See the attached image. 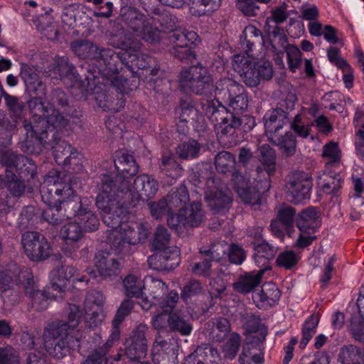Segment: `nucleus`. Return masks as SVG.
I'll return each mask as SVG.
<instances>
[{
  "label": "nucleus",
  "mask_w": 364,
  "mask_h": 364,
  "mask_svg": "<svg viewBox=\"0 0 364 364\" xmlns=\"http://www.w3.org/2000/svg\"><path fill=\"white\" fill-rule=\"evenodd\" d=\"M45 95H32L26 104L32 119V122H23L26 131V145L29 149L34 144L37 151H41L47 141L48 132L60 130L68 124V119L64 117L58 110L49 109L45 105L43 97Z\"/></svg>",
  "instance_id": "f257e3e1"
},
{
  "label": "nucleus",
  "mask_w": 364,
  "mask_h": 364,
  "mask_svg": "<svg viewBox=\"0 0 364 364\" xmlns=\"http://www.w3.org/2000/svg\"><path fill=\"white\" fill-rule=\"evenodd\" d=\"M202 111L220 132L219 140L224 146L232 147L240 141L242 132H247L255 126V120L249 116H239L228 112L218 100H202Z\"/></svg>",
  "instance_id": "f03ea898"
},
{
  "label": "nucleus",
  "mask_w": 364,
  "mask_h": 364,
  "mask_svg": "<svg viewBox=\"0 0 364 364\" xmlns=\"http://www.w3.org/2000/svg\"><path fill=\"white\" fill-rule=\"evenodd\" d=\"M129 181L119 176H103L100 192L95 204L102 216L104 223L109 228H116L122 223V216L126 213L120 193L127 194Z\"/></svg>",
  "instance_id": "7ed1b4c3"
},
{
  "label": "nucleus",
  "mask_w": 364,
  "mask_h": 364,
  "mask_svg": "<svg viewBox=\"0 0 364 364\" xmlns=\"http://www.w3.org/2000/svg\"><path fill=\"white\" fill-rule=\"evenodd\" d=\"M232 67L242 82L250 87H256L262 80H269L273 76L272 65L268 60L252 61L247 57L235 55Z\"/></svg>",
  "instance_id": "20e7f679"
},
{
  "label": "nucleus",
  "mask_w": 364,
  "mask_h": 364,
  "mask_svg": "<svg viewBox=\"0 0 364 364\" xmlns=\"http://www.w3.org/2000/svg\"><path fill=\"white\" fill-rule=\"evenodd\" d=\"M179 85L185 92L196 95H212L213 79L208 69L197 62L189 68L181 71L178 77Z\"/></svg>",
  "instance_id": "39448f33"
},
{
  "label": "nucleus",
  "mask_w": 364,
  "mask_h": 364,
  "mask_svg": "<svg viewBox=\"0 0 364 364\" xmlns=\"http://www.w3.org/2000/svg\"><path fill=\"white\" fill-rule=\"evenodd\" d=\"M116 228L106 231L107 242L118 252L129 251V246L139 243L146 238V230L139 224L130 225L123 222Z\"/></svg>",
  "instance_id": "423d86ee"
},
{
  "label": "nucleus",
  "mask_w": 364,
  "mask_h": 364,
  "mask_svg": "<svg viewBox=\"0 0 364 364\" xmlns=\"http://www.w3.org/2000/svg\"><path fill=\"white\" fill-rule=\"evenodd\" d=\"M64 172L55 169L50 170L44 178V182L41 187L42 201L48 206L60 205L63 198L70 196L73 189L65 179Z\"/></svg>",
  "instance_id": "0eeeda50"
},
{
  "label": "nucleus",
  "mask_w": 364,
  "mask_h": 364,
  "mask_svg": "<svg viewBox=\"0 0 364 364\" xmlns=\"http://www.w3.org/2000/svg\"><path fill=\"white\" fill-rule=\"evenodd\" d=\"M312 187V178L308 173L295 171L286 176L285 194L292 203H303L306 200H309Z\"/></svg>",
  "instance_id": "6e6552de"
},
{
  "label": "nucleus",
  "mask_w": 364,
  "mask_h": 364,
  "mask_svg": "<svg viewBox=\"0 0 364 364\" xmlns=\"http://www.w3.org/2000/svg\"><path fill=\"white\" fill-rule=\"evenodd\" d=\"M117 46L125 50L122 61L130 68L144 69L149 67L151 57L141 52V43L138 39H134L132 34L125 33L120 36Z\"/></svg>",
  "instance_id": "1a4fd4ad"
},
{
  "label": "nucleus",
  "mask_w": 364,
  "mask_h": 364,
  "mask_svg": "<svg viewBox=\"0 0 364 364\" xmlns=\"http://www.w3.org/2000/svg\"><path fill=\"white\" fill-rule=\"evenodd\" d=\"M21 244L25 255L33 262L44 261L52 254V249L48 240L38 232H24L21 237Z\"/></svg>",
  "instance_id": "9d476101"
},
{
  "label": "nucleus",
  "mask_w": 364,
  "mask_h": 364,
  "mask_svg": "<svg viewBox=\"0 0 364 364\" xmlns=\"http://www.w3.org/2000/svg\"><path fill=\"white\" fill-rule=\"evenodd\" d=\"M205 200L214 213H220L232 202L231 193L217 176L207 178Z\"/></svg>",
  "instance_id": "9b49d317"
},
{
  "label": "nucleus",
  "mask_w": 364,
  "mask_h": 364,
  "mask_svg": "<svg viewBox=\"0 0 364 364\" xmlns=\"http://www.w3.org/2000/svg\"><path fill=\"white\" fill-rule=\"evenodd\" d=\"M0 161L4 166L14 168L21 178H33L36 174L37 166L31 159L11 150L1 152Z\"/></svg>",
  "instance_id": "f8f14e48"
},
{
  "label": "nucleus",
  "mask_w": 364,
  "mask_h": 364,
  "mask_svg": "<svg viewBox=\"0 0 364 364\" xmlns=\"http://www.w3.org/2000/svg\"><path fill=\"white\" fill-rule=\"evenodd\" d=\"M147 330L146 325L139 324L133 331L132 336L126 341L125 355L129 360L139 361L145 358L147 353Z\"/></svg>",
  "instance_id": "ddd939ff"
},
{
  "label": "nucleus",
  "mask_w": 364,
  "mask_h": 364,
  "mask_svg": "<svg viewBox=\"0 0 364 364\" xmlns=\"http://www.w3.org/2000/svg\"><path fill=\"white\" fill-rule=\"evenodd\" d=\"M180 261V249L176 246L159 250L147 259L149 266L157 271L173 270Z\"/></svg>",
  "instance_id": "4468645a"
},
{
  "label": "nucleus",
  "mask_w": 364,
  "mask_h": 364,
  "mask_svg": "<svg viewBox=\"0 0 364 364\" xmlns=\"http://www.w3.org/2000/svg\"><path fill=\"white\" fill-rule=\"evenodd\" d=\"M168 286L160 279L149 275L144 279V296L140 301L143 309L147 311L166 295Z\"/></svg>",
  "instance_id": "2eb2a0df"
},
{
  "label": "nucleus",
  "mask_w": 364,
  "mask_h": 364,
  "mask_svg": "<svg viewBox=\"0 0 364 364\" xmlns=\"http://www.w3.org/2000/svg\"><path fill=\"white\" fill-rule=\"evenodd\" d=\"M133 188L136 192H127L128 196H131V206H135L140 200H148L152 198L159 190L158 182L151 176L142 174L138 176L134 181Z\"/></svg>",
  "instance_id": "dca6fc26"
},
{
  "label": "nucleus",
  "mask_w": 364,
  "mask_h": 364,
  "mask_svg": "<svg viewBox=\"0 0 364 364\" xmlns=\"http://www.w3.org/2000/svg\"><path fill=\"white\" fill-rule=\"evenodd\" d=\"M44 346L50 355L60 359L68 355L70 350L78 348L80 340L70 333H67L64 336L46 339Z\"/></svg>",
  "instance_id": "f3484780"
},
{
  "label": "nucleus",
  "mask_w": 364,
  "mask_h": 364,
  "mask_svg": "<svg viewBox=\"0 0 364 364\" xmlns=\"http://www.w3.org/2000/svg\"><path fill=\"white\" fill-rule=\"evenodd\" d=\"M95 264L100 275L104 278L112 279L120 273V263L109 252L99 251L95 255Z\"/></svg>",
  "instance_id": "a211bd4d"
},
{
  "label": "nucleus",
  "mask_w": 364,
  "mask_h": 364,
  "mask_svg": "<svg viewBox=\"0 0 364 364\" xmlns=\"http://www.w3.org/2000/svg\"><path fill=\"white\" fill-rule=\"evenodd\" d=\"M20 76L23 80L26 92L29 95H46V85L34 68L26 64L21 65Z\"/></svg>",
  "instance_id": "6ab92c4d"
},
{
  "label": "nucleus",
  "mask_w": 364,
  "mask_h": 364,
  "mask_svg": "<svg viewBox=\"0 0 364 364\" xmlns=\"http://www.w3.org/2000/svg\"><path fill=\"white\" fill-rule=\"evenodd\" d=\"M342 183L343 178L341 174L331 170V168H325L324 170L317 173L316 183L326 194L337 196Z\"/></svg>",
  "instance_id": "aec40b11"
},
{
  "label": "nucleus",
  "mask_w": 364,
  "mask_h": 364,
  "mask_svg": "<svg viewBox=\"0 0 364 364\" xmlns=\"http://www.w3.org/2000/svg\"><path fill=\"white\" fill-rule=\"evenodd\" d=\"M215 247H202L199 249V253L203 257L201 262L191 264V272L196 275L208 277L212 274V262H220L223 255L217 253Z\"/></svg>",
  "instance_id": "412c9836"
},
{
  "label": "nucleus",
  "mask_w": 364,
  "mask_h": 364,
  "mask_svg": "<svg viewBox=\"0 0 364 364\" xmlns=\"http://www.w3.org/2000/svg\"><path fill=\"white\" fill-rule=\"evenodd\" d=\"M60 235L66 241L63 248V252L72 257L73 253L79 248L78 241L83 236L82 227L77 223H66L60 230Z\"/></svg>",
  "instance_id": "4be33fe9"
},
{
  "label": "nucleus",
  "mask_w": 364,
  "mask_h": 364,
  "mask_svg": "<svg viewBox=\"0 0 364 364\" xmlns=\"http://www.w3.org/2000/svg\"><path fill=\"white\" fill-rule=\"evenodd\" d=\"M268 140L278 148L281 154L286 157H291L296 151V140L294 134L287 132L282 134L280 132L275 131L267 135Z\"/></svg>",
  "instance_id": "5701e85b"
},
{
  "label": "nucleus",
  "mask_w": 364,
  "mask_h": 364,
  "mask_svg": "<svg viewBox=\"0 0 364 364\" xmlns=\"http://www.w3.org/2000/svg\"><path fill=\"white\" fill-rule=\"evenodd\" d=\"M76 269L70 265H60L50 272V288L53 291L64 292L70 280L75 275Z\"/></svg>",
  "instance_id": "b1692460"
},
{
  "label": "nucleus",
  "mask_w": 364,
  "mask_h": 364,
  "mask_svg": "<svg viewBox=\"0 0 364 364\" xmlns=\"http://www.w3.org/2000/svg\"><path fill=\"white\" fill-rule=\"evenodd\" d=\"M230 331V323L228 318L215 317L209 320L205 326V334L210 341L221 342Z\"/></svg>",
  "instance_id": "393cba45"
},
{
  "label": "nucleus",
  "mask_w": 364,
  "mask_h": 364,
  "mask_svg": "<svg viewBox=\"0 0 364 364\" xmlns=\"http://www.w3.org/2000/svg\"><path fill=\"white\" fill-rule=\"evenodd\" d=\"M280 291L275 284L265 283L259 292L252 294V299L259 309H267L276 304L280 298Z\"/></svg>",
  "instance_id": "a878e982"
},
{
  "label": "nucleus",
  "mask_w": 364,
  "mask_h": 364,
  "mask_svg": "<svg viewBox=\"0 0 364 364\" xmlns=\"http://www.w3.org/2000/svg\"><path fill=\"white\" fill-rule=\"evenodd\" d=\"M121 18L130 31L126 33L132 34L134 39H136L134 36L148 20L144 14L134 7L123 8L121 10Z\"/></svg>",
  "instance_id": "bb28decb"
},
{
  "label": "nucleus",
  "mask_w": 364,
  "mask_h": 364,
  "mask_svg": "<svg viewBox=\"0 0 364 364\" xmlns=\"http://www.w3.org/2000/svg\"><path fill=\"white\" fill-rule=\"evenodd\" d=\"M53 140L51 141V148L53 150V156L56 163L58 164L68 165L70 160L75 158L77 152L70 144L64 140H60L58 133L53 132Z\"/></svg>",
  "instance_id": "cd10ccee"
},
{
  "label": "nucleus",
  "mask_w": 364,
  "mask_h": 364,
  "mask_svg": "<svg viewBox=\"0 0 364 364\" xmlns=\"http://www.w3.org/2000/svg\"><path fill=\"white\" fill-rule=\"evenodd\" d=\"M320 225L319 211L314 207L302 210L296 219V226L302 233L312 234Z\"/></svg>",
  "instance_id": "c85d7f7f"
},
{
  "label": "nucleus",
  "mask_w": 364,
  "mask_h": 364,
  "mask_svg": "<svg viewBox=\"0 0 364 364\" xmlns=\"http://www.w3.org/2000/svg\"><path fill=\"white\" fill-rule=\"evenodd\" d=\"M253 249L255 251L253 257L257 265L264 272L270 269L269 261L275 257L277 248L262 240L261 242L255 243Z\"/></svg>",
  "instance_id": "c756f323"
},
{
  "label": "nucleus",
  "mask_w": 364,
  "mask_h": 364,
  "mask_svg": "<svg viewBox=\"0 0 364 364\" xmlns=\"http://www.w3.org/2000/svg\"><path fill=\"white\" fill-rule=\"evenodd\" d=\"M218 356V350L211 346H198L185 358L183 364H216Z\"/></svg>",
  "instance_id": "7c9ffc66"
},
{
  "label": "nucleus",
  "mask_w": 364,
  "mask_h": 364,
  "mask_svg": "<svg viewBox=\"0 0 364 364\" xmlns=\"http://www.w3.org/2000/svg\"><path fill=\"white\" fill-rule=\"evenodd\" d=\"M264 120L267 135L274 131L280 132L284 124L289 122V112L282 107H277L267 112L264 117Z\"/></svg>",
  "instance_id": "2f4dec72"
},
{
  "label": "nucleus",
  "mask_w": 364,
  "mask_h": 364,
  "mask_svg": "<svg viewBox=\"0 0 364 364\" xmlns=\"http://www.w3.org/2000/svg\"><path fill=\"white\" fill-rule=\"evenodd\" d=\"M241 321L244 329L248 333L259 332V336L255 339L264 341L267 335V328L262 323L260 314L252 311H245L241 314Z\"/></svg>",
  "instance_id": "473e14b6"
},
{
  "label": "nucleus",
  "mask_w": 364,
  "mask_h": 364,
  "mask_svg": "<svg viewBox=\"0 0 364 364\" xmlns=\"http://www.w3.org/2000/svg\"><path fill=\"white\" fill-rule=\"evenodd\" d=\"M263 185L258 188L255 187L241 186L237 187V193L240 198L247 204L252 206L257 205L260 203L261 192L267 191L270 188L269 178H265L263 181Z\"/></svg>",
  "instance_id": "72a5a7b5"
},
{
  "label": "nucleus",
  "mask_w": 364,
  "mask_h": 364,
  "mask_svg": "<svg viewBox=\"0 0 364 364\" xmlns=\"http://www.w3.org/2000/svg\"><path fill=\"white\" fill-rule=\"evenodd\" d=\"M264 272V269H259L257 272H247L244 275L240 276L232 284L234 290L243 294L250 293L255 287L259 284Z\"/></svg>",
  "instance_id": "f704fd0d"
},
{
  "label": "nucleus",
  "mask_w": 364,
  "mask_h": 364,
  "mask_svg": "<svg viewBox=\"0 0 364 364\" xmlns=\"http://www.w3.org/2000/svg\"><path fill=\"white\" fill-rule=\"evenodd\" d=\"M114 167L117 174L111 173L108 176H119L126 180L128 176H134L139 171V166L134 157L127 154H122L114 160Z\"/></svg>",
  "instance_id": "c9c22d12"
},
{
  "label": "nucleus",
  "mask_w": 364,
  "mask_h": 364,
  "mask_svg": "<svg viewBox=\"0 0 364 364\" xmlns=\"http://www.w3.org/2000/svg\"><path fill=\"white\" fill-rule=\"evenodd\" d=\"M243 86L235 80L225 77L219 80L213 84V91L215 97L223 100L228 101L233 95H235L238 91H242Z\"/></svg>",
  "instance_id": "e433bc0d"
},
{
  "label": "nucleus",
  "mask_w": 364,
  "mask_h": 364,
  "mask_svg": "<svg viewBox=\"0 0 364 364\" xmlns=\"http://www.w3.org/2000/svg\"><path fill=\"white\" fill-rule=\"evenodd\" d=\"M171 332L178 333L182 336L191 335L193 329V319L181 311L171 313Z\"/></svg>",
  "instance_id": "4c0bfd02"
},
{
  "label": "nucleus",
  "mask_w": 364,
  "mask_h": 364,
  "mask_svg": "<svg viewBox=\"0 0 364 364\" xmlns=\"http://www.w3.org/2000/svg\"><path fill=\"white\" fill-rule=\"evenodd\" d=\"M263 343L260 339H255V337L251 341L246 342L242 346V351L240 355V364H247L248 362L259 360L264 358L262 350Z\"/></svg>",
  "instance_id": "58836bf2"
},
{
  "label": "nucleus",
  "mask_w": 364,
  "mask_h": 364,
  "mask_svg": "<svg viewBox=\"0 0 364 364\" xmlns=\"http://www.w3.org/2000/svg\"><path fill=\"white\" fill-rule=\"evenodd\" d=\"M183 228L198 227L205 219V213L200 202H193L183 210Z\"/></svg>",
  "instance_id": "ea45409f"
},
{
  "label": "nucleus",
  "mask_w": 364,
  "mask_h": 364,
  "mask_svg": "<svg viewBox=\"0 0 364 364\" xmlns=\"http://www.w3.org/2000/svg\"><path fill=\"white\" fill-rule=\"evenodd\" d=\"M241 44L247 55L250 56V53L255 45L264 44V38L261 31L253 25L246 26L241 37Z\"/></svg>",
  "instance_id": "a19ab883"
},
{
  "label": "nucleus",
  "mask_w": 364,
  "mask_h": 364,
  "mask_svg": "<svg viewBox=\"0 0 364 364\" xmlns=\"http://www.w3.org/2000/svg\"><path fill=\"white\" fill-rule=\"evenodd\" d=\"M338 357L341 364H364V348L345 345L341 348Z\"/></svg>",
  "instance_id": "79ce46f5"
},
{
  "label": "nucleus",
  "mask_w": 364,
  "mask_h": 364,
  "mask_svg": "<svg viewBox=\"0 0 364 364\" xmlns=\"http://www.w3.org/2000/svg\"><path fill=\"white\" fill-rule=\"evenodd\" d=\"M164 200L167 203L171 212L175 210H183L189 201V195L186 187L181 186L176 189H172L166 198H164Z\"/></svg>",
  "instance_id": "37998d69"
},
{
  "label": "nucleus",
  "mask_w": 364,
  "mask_h": 364,
  "mask_svg": "<svg viewBox=\"0 0 364 364\" xmlns=\"http://www.w3.org/2000/svg\"><path fill=\"white\" fill-rule=\"evenodd\" d=\"M159 167L161 173L171 178V182L180 177L183 170L172 154H163L159 159Z\"/></svg>",
  "instance_id": "c03bdc74"
},
{
  "label": "nucleus",
  "mask_w": 364,
  "mask_h": 364,
  "mask_svg": "<svg viewBox=\"0 0 364 364\" xmlns=\"http://www.w3.org/2000/svg\"><path fill=\"white\" fill-rule=\"evenodd\" d=\"M60 205L64 211L63 216L67 219L75 217L79 218L87 208L83 206L80 197L74 193L70 196L64 198Z\"/></svg>",
  "instance_id": "a18cd8bd"
},
{
  "label": "nucleus",
  "mask_w": 364,
  "mask_h": 364,
  "mask_svg": "<svg viewBox=\"0 0 364 364\" xmlns=\"http://www.w3.org/2000/svg\"><path fill=\"white\" fill-rule=\"evenodd\" d=\"M221 0H189V11L197 17L210 15L220 6Z\"/></svg>",
  "instance_id": "49530a36"
},
{
  "label": "nucleus",
  "mask_w": 364,
  "mask_h": 364,
  "mask_svg": "<svg viewBox=\"0 0 364 364\" xmlns=\"http://www.w3.org/2000/svg\"><path fill=\"white\" fill-rule=\"evenodd\" d=\"M123 59V54L119 55L117 54L112 49L105 48L99 46V50L97 52L96 60L97 62H102L108 70V73H114L118 70L117 63L119 60Z\"/></svg>",
  "instance_id": "de8ad7c7"
},
{
  "label": "nucleus",
  "mask_w": 364,
  "mask_h": 364,
  "mask_svg": "<svg viewBox=\"0 0 364 364\" xmlns=\"http://www.w3.org/2000/svg\"><path fill=\"white\" fill-rule=\"evenodd\" d=\"M105 101L97 99L98 105L103 109L104 111L111 112H117L125 105L126 100L124 95L122 91H116L115 93L112 92L109 95H104Z\"/></svg>",
  "instance_id": "09e8293b"
},
{
  "label": "nucleus",
  "mask_w": 364,
  "mask_h": 364,
  "mask_svg": "<svg viewBox=\"0 0 364 364\" xmlns=\"http://www.w3.org/2000/svg\"><path fill=\"white\" fill-rule=\"evenodd\" d=\"M70 48L73 53L82 59H92L96 58L99 46L88 40H77L73 42Z\"/></svg>",
  "instance_id": "8fccbe9b"
},
{
  "label": "nucleus",
  "mask_w": 364,
  "mask_h": 364,
  "mask_svg": "<svg viewBox=\"0 0 364 364\" xmlns=\"http://www.w3.org/2000/svg\"><path fill=\"white\" fill-rule=\"evenodd\" d=\"M124 294L129 298H141L144 296V280L139 277L129 274L123 280Z\"/></svg>",
  "instance_id": "3c124183"
},
{
  "label": "nucleus",
  "mask_w": 364,
  "mask_h": 364,
  "mask_svg": "<svg viewBox=\"0 0 364 364\" xmlns=\"http://www.w3.org/2000/svg\"><path fill=\"white\" fill-rule=\"evenodd\" d=\"M202 146L195 139H189L178 145L176 154L180 159L188 160L198 157Z\"/></svg>",
  "instance_id": "603ef678"
},
{
  "label": "nucleus",
  "mask_w": 364,
  "mask_h": 364,
  "mask_svg": "<svg viewBox=\"0 0 364 364\" xmlns=\"http://www.w3.org/2000/svg\"><path fill=\"white\" fill-rule=\"evenodd\" d=\"M228 104L226 109L234 114L245 116L244 112L248 107V97L245 93L244 87L242 91H238L235 95H233L228 100Z\"/></svg>",
  "instance_id": "864d4df0"
},
{
  "label": "nucleus",
  "mask_w": 364,
  "mask_h": 364,
  "mask_svg": "<svg viewBox=\"0 0 364 364\" xmlns=\"http://www.w3.org/2000/svg\"><path fill=\"white\" fill-rule=\"evenodd\" d=\"M259 159L265 166L269 176L274 173L276 167V152L269 144H264L258 147Z\"/></svg>",
  "instance_id": "5fc2aeb1"
},
{
  "label": "nucleus",
  "mask_w": 364,
  "mask_h": 364,
  "mask_svg": "<svg viewBox=\"0 0 364 364\" xmlns=\"http://www.w3.org/2000/svg\"><path fill=\"white\" fill-rule=\"evenodd\" d=\"M322 156L327 159L325 168H338L341 164V152L336 142H329L323 146Z\"/></svg>",
  "instance_id": "6e6d98bb"
},
{
  "label": "nucleus",
  "mask_w": 364,
  "mask_h": 364,
  "mask_svg": "<svg viewBox=\"0 0 364 364\" xmlns=\"http://www.w3.org/2000/svg\"><path fill=\"white\" fill-rule=\"evenodd\" d=\"M6 183L7 190L14 197H21L23 195L26 190L24 180L18 178V176L11 171H6Z\"/></svg>",
  "instance_id": "4d7b16f0"
},
{
  "label": "nucleus",
  "mask_w": 364,
  "mask_h": 364,
  "mask_svg": "<svg viewBox=\"0 0 364 364\" xmlns=\"http://www.w3.org/2000/svg\"><path fill=\"white\" fill-rule=\"evenodd\" d=\"M235 164L234 155L228 151H220L215 157V168L220 173H227L233 171Z\"/></svg>",
  "instance_id": "13d9d810"
},
{
  "label": "nucleus",
  "mask_w": 364,
  "mask_h": 364,
  "mask_svg": "<svg viewBox=\"0 0 364 364\" xmlns=\"http://www.w3.org/2000/svg\"><path fill=\"white\" fill-rule=\"evenodd\" d=\"M319 318L318 316L311 315L304 322L302 327V338L299 343V348L304 349L312 338L313 336L316 333V328L318 324Z\"/></svg>",
  "instance_id": "bf43d9fd"
},
{
  "label": "nucleus",
  "mask_w": 364,
  "mask_h": 364,
  "mask_svg": "<svg viewBox=\"0 0 364 364\" xmlns=\"http://www.w3.org/2000/svg\"><path fill=\"white\" fill-rule=\"evenodd\" d=\"M171 240V235L168 229L162 225L156 227L151 247L156 250H164L171 247L169 246Z\"/></svg>",
  "instance_id": "052dcab7"
},
{
  "label": "nucleus",
  "mask_w": 364,
  "mask_h": 364,
  "mask_svg": "<svg viewBox=\"0 0 364 364\" xmlns=\"http://www.w3.org/2000/svg\"><path fill=\"white\" fill-rule=\"evenodd\" d=\"M18 280L17 285L22 287L25 294L28 295L30 299L33 298L36 292L41 291V290L37 289L32 274L27 269H21L19 271Z\"/></svg>",
  "instance_id": "680f3d73"
},
{
  "label": "nucleus",
  "mask_w": 364,
  "mask_h": 364,
  "mask_svg": "<svg viewBox=\"0 0 364 364\" xmlns=\"http://www.w3.org/2000/svg\"><path fill=\"white\" fill-rule=\"evenodd\" d=\"M55 70L61 78L66 77H73L75 78V84L79 86H83V82L78 81V75H75V67L70 63L66 57H59L55 60Z\"/></svg>",
  "instance_id": "e2e57ef3"
},
{
  "label": "nucleus",
  "mask_w": 364,
  "mask_h": 364,
  "mask_svg": "<svg viewBox=\"0 0 364 364\" xmlns=\"http://www.w3.org/2000/svg\"><path fill=\"white\" fill-rule=\"evenodd\" d=\"M197 37L198 35L194 31L182 32L176 31L169 38L170 41L173 43V48H183L191 47Z\"/></svg>",
  "instance_id": "0e129e2a"
},
{
  "label": "nucleus",
  "mask_w": 364,
  "mask_h": 364,
  "mask_svg": "<svg viewBox=\"0 0 364 364\" xmlns=\"http://www.w3.org/2000/svg\"><path fill=\"white\" fill-rule=\"evenodd\" d=\"M135 37L153 43L159 41L161 38V31L148 19L139 31L136 34L134 38Z\"/></svg>",
  "instance_id": "69168bd1"
},
{
  "label": "nucleus",
  "mask_w": 364,
  "mask_h": 364,
  "mask_svg": "<svg viewBox=\"0 0 364 364\" xmlns=\"http://www.w3.org/2000/svg\"><path fill=\"white\" fill-rule=\"evenodd\" d=\"M47 102L49 109L63 108L69 105L67 94L60 88H55L52 90L47 97Z\"/></svg>",
  "instance_id": "338daca9"
},
{
  "label": "nucleus",
  "mask_w": 364,
  "mask_h": 364,
  "mask_svg": "<svg viewBox=\"0 0 364 364\" xmlns=\"http://www.w3.org/2000/svg\"><path fill=\"white\" fill-rule=\"evenodd\" d=\"M37 209L32 205L24 207L20 213L18 219V228L24 230L31 227L37 218Z\"/></svg>",
  "instance_id": "774afa93"
}]
</instances>
